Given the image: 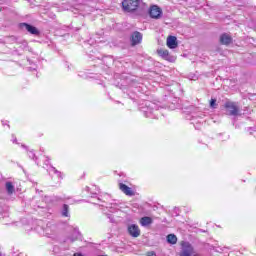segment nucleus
Here are the masks:
<instances>
[{"instance_id": "f257e3e1", "label": "nucleus", "mask_w": 256, "mask_h": 256, "mask_svg": "<svg viewBox=\"0 0 256 256\" xmlns=\"http://www.w3.org/2000/svg\"><path fill=\"white\" fill-rule=\"evenodd\" d=\"M142 3L143 0H123L122 9L125 13H135Z\"/></svg>"}, {"instance_id": "f03ea898", "label": "nucleus", "mask_w": 256, "mask_h": 256, "mask_svg": "<svg viewBox=\"0 0 256 256\" xmlns=\"http://www.w3.org/2000/svg\"><path fill=\"white\" fill-rule=\"evenodd\" d=\"M180 256H192L193 255V246L189 242H182Z\"/></svg>"}, {"instance_id": "7ed1b4c3", "label": "nucleus", "mask_w": 256, "mask_h": 256, "mask_svg": "<svg viewBox=\"0 0 256 256\" xmlns=\"http://www.w3.org/2000/svg\"><path fill=\"white\" fill-rule=\"evenodd\" d=\"M225 107L228 115H231L232 117H237V115H239V107H237L235 103L226 102Z\"/></svg>"}, {"instance_id": "20e7f679", "label": "nucleus", "mask_w": 256, "mask_h": 256, "mask_svg": "<svg viewBox=\"0 0 256 256\" xmlns=\"http://www.w3.org/2000/svg\"><path fill=\"white\" fill-rule=\"evenodd\" d=\"M149 15L152 19H161L163 10L157 5H153L149 9Z\"/></svg>"}, {"instance_id": "39448f33", "label": "nucleus", "mask_w": 256, "mask_h": 256, "mask_svg": "<svg viewBox=\"0 0 256 256\" xmlns=\"http://www.w3.org/2000/svg\"><path fill=\"white\" fill-rule=\"evenodd\" d=\"M131 45L132 47H135V45H139L143 41V34L139 31H135L131 34L130 37Z\"/></svg>"}, {"instance_id": "423d86ee", "label": "nucleus", "mask_w": 256, "mask_h": 256, "mask_svg": "<svg viewBox=\"0 0 256 256\" xmlns=\"http://www.w3.org/2000/svg\"><path fill=\"white\" fill-rule=\"evenodd\" d=\"M157 53L159 57H162V59H165V61H170V63H173V61H175V57L169 54V50L158 49Z\"/></svg>"}, {"instance_id": "0eeeda50", "label": "nucleus", "mask_w": 256, "mask_h": 256, "mask_svg": "<svg viewBox=\"0 0 256 256\" xmlns=\"http://www.w3.org/2000/svg\"><path fill=\"white\" fill-rule=\"evenodd\" d=\"M128 233L129 235H131V237H139V235H141V230H139V226H137L136 224H132L130 226H128Z\"/></svg>"}, {"instance_id": "6e6552de", "label": "nucleus", "mask_w": 256, "mask_h": 256, "mask_svg": "<svg viewBox=\"0 0 256 256\" xmlns=\"http://www.w3.org/2000/svg\"><path fill=\"white\" fill-rule=\"evenodd\" d=\"M119 189L122 191V193H124V195H127L128 197H133L135 195V192L131 189V187L123 183L119 184Z\"/></svg>"}, {"instance_id": "1a4fd4ad", "label": "nucleus", "mask_w": 256, "mask_h": 256, "mask_svg": "<svg viewBox=\"0 0 256 256\" xmlns=\"http://www.w3.org/2000/svg\"><path fill=\"white\" fill-rule=\"evenodd\" d=\"M231 43H233V37H231V35H229L227 33H223L220 36V44L221 45H231Z\"/></svg>"}, {"instance_id": "9d476101", "label": "nucleus", "mask_w": 256, "mask_h": 256, "mask_svg": "<svg viewBox=\"0 0 256 256\" xmlns=\"http://www.w3.org/2000/svg\"><path fill=\"white\" fill-rule=\"evenodd\" d=\"M22 27H25L26 31H28V33H31V35H39V30L37 29V27L31 24L22 23Z\"/></svg>"}, {"instance_id": "9b49d317", "label": "nucleus", "mask_w": 256, "mask_h": 256, "mask_svg": "<svg viewBox=\"0 0 256 256\" xmlns=\"http://www.w3.org/2000/svg\"><path fill=\"white\" fill-rule=\"evenodd\" d=\"M177 46V37L169 36L167 38V47H169V49H177Z\"/></svg>"}, {"instance_id": "f8f14e48", "label": "nucleus", "mask_w": 256, "mask_h": 256, "mask_svg": "<svg viewBox=\"0 0 256 256\" xmlns=\"http://www.w3.org/2000/svg\"><path fill=\"white\" fill-rule=\"evenodd\" d=\"M151 223H153V219L149 216H144L140 219V224L142 225V227H147L151 225Z\"/></svg>"}, {"instance_id": "ddd939ff", "label": "nucleus", "mask_w": 256, "mask_h": 256, "mask_svg": "<svg viewBox=\"0 0 256 256\" xmlns=\"http://www.w3.org/2000/svg\"><path fill=\"white\" fill-rule=\"evenodd\" d=\"M6 191L8 195H13V193H15V186H13L12 182H6Z\"/></svg>"}, {"instance_id": "4468645a", "label": "nucleus", "mask_w": 256, "mask_h": 256, "mask_svg": "<svg viewBox=\"0 0 256 256\" xmlns=\"http://www.w3.org/2000/svg\"><path fill=\"white\" fill-rule=\"evenodd\" d=\"M77 239H81V232L79 230L74 229L72 237L70 238L71 243L77 241Z\"/></svg>"}, {"instance_id": "2eb2a0df", "label": "nucleus", "mask_w": 256, "mask_h": 256, "mask_svg": "<svg viewBox=\"0 0 256 256\" xmlns=\"http://www.w3.org/2000/svg\"><path fill=\"white\" fill-rule=\"evenodd\" d=\"M167 242L170 243V245H175L177 243V236L175 234H169L167 236Z\"/></svg>"}, {"instance_id": "dca6fc26", "label": "nucleus", "mask_w": 256, "mask_h": 256, "mask_svg": "<svg viewBox=\"0 0 256 256\" xmlns=\"http://www.w3.org/2000/svg\"><path fill=\"white\" fill-rule=\"evenodd\" d=\"M62 217H69V205L67 204L62 207Z\"/></svg>"}, {"instance_id": "f3484780", "label": "nucleus", "mask_w": 256, "mask_h": 256, "mask_svg": "<svg viewBox=\"0 0 256 256\" xmlns=\"http://www.w3.org/2000/svg\"><path fill=\"white\" fill-rule=\"evenodd\" d=\"M210 107L211 109H217V99L212 98L210 100Z\"/></svg>"}, {"instance_id": "a211bd4d", "label": "nucleus", "mask_w": 256, "mask_h": 256, "mask_svg": "<svg viewBox=\"0 0 256 256\" xmlns=\"http://www.w3.org/2000/svg\"><path fill=\"white\" fill-rule=\"evenodd\" d=\"M51 169H52V171H53L58 177L61 178V172H59V170H57V168L51 166Z\"/></svg>"}, {"instance_id": "6ab92c4d", "label": "nucleus", "mask_w": 256, "mask_h": 256, "mask_svg": "<svg viewBox=\"0 0 256 256\" xmlns=\"http://www.w3.org/2000/svg\"><path fill=\"white\" fill-rule=\"evenodd\" d=\"M28 155H29L30 159H35V153L33 151H30L28 153Z\"/></svg>"}, {"instance_id": "aec40b11", "label": "nucleus", "mask_w": 256, "mask_h": 256, "mask_svg": "<svg viewBox=\"0 0 256 256\" xmlns=\"http://www.w3.org/2000/svg\"><path fill=\"white\" fill-rule=\"evenodd\" d=\"M147 256H157V254L155 252H148Z\"/></svg>"}, {"instance_id": "412c9836", "label": "nucleus", "mask_w": 256, "mask_h": 256, "mask_svg": "<svg viewBox=\"0 0 256 256\" xmlns=\"http://www.w3.org/2000/svg\"><path fill=\"white\" fill-rule=\"evenodd\" d=\"M13 143H17V138H14Z\"/></svg>"}, {"instance_id": "4be33fe9", "label": "nucleus", "mask_w": 256, "mask_h": 256, "mask_svg": "<svg viewBox=\"0 0 256 256\" xmlns=\"http://www.w3.org/2000/svg\"><path fill=\"white\" fill-rule=\"evenodd\" d=\"M22 147H23L24 149H27V146H25V144H22Z\"/></svg>"}, {"instance_id": "5701e85b", "label": "nucleus", "mask_w": 256, "mask_h": 256, "mask_svg": "<svg viewBox=\"0 0 256 256\" xmlns=\"http://www.w3.org/2000/svg\"><path fill=\"white\" fill-rule=\"evenodd\" d=\"M248 131H251V128H248Z\"/></svg>"}]
</instances>
